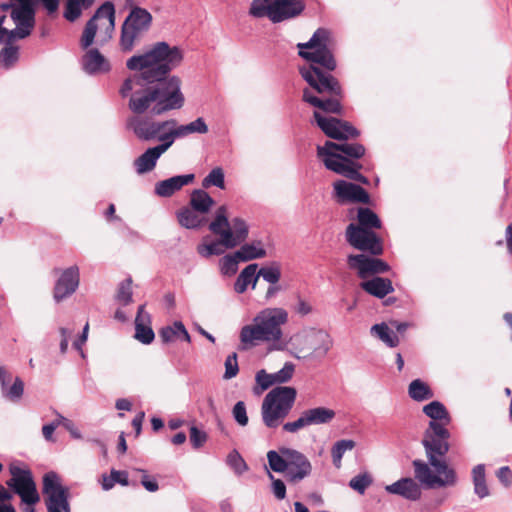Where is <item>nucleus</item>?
I'll use <instances>...</instances> for the list:
<instances>
[{
  "mask_svg": "<svg viewBox=\"0 0 512 512\" xmlns=\"http://www.w3.org/2000/svg\"><path fill=\"white\" fill-rule=\"evenodd\" d=\"M183 58L179 47L161 41L144 54L127 60V68L140 73L127 78L119 93L122 97L130 95L128 107L134 114L143 115L150 110L154 115H161L183 107L185 98L181 92V79L168 77L181 65Z\"/></svg>",
  "mask_w": 512,
  "mask_h": 512,
  "instance_id": "nucleus-1",
  "label": "nucleus"
},
{
  "mask_svg": "<svg viewBox=\"0 0 512 512\" xmlns=\"http://www.w3.org/2000/svg\"><path fill=\"white\" fill-rule=\"evenodd\" d=\"M329 30L317 29L306 43H298V55L309 62L299 67L301 77L307 82L302 100L323 112L341 115L344 91L339 80L332 75L337 62L332 50Z\"/></svg>",
  "mask_w": 512,
  "mask_h": 512,
  "instance_id": "nucleus-2",
  "label": "nucleus"
},
{
  "mask_svg": "<svg viewBox=\"0 0 512 512\" xmlns=\"http://www.w3.org/2000/svg\"><path fill=\"white\" fill-rule=\"evenodd\" d=\"M450 432L442 423L430 421L424 432L422 444L425 448L429 464L435 469L434 474L427 463L422 460H414L415 478L428 488L454 486L457 482V475L453 468L449 467L446 461L438 458L445 456L450 448Z\"/></svg>",
  "mask_w": 512,
  "mask_h": 512,
  "instance_id": "nucleus-3",
  "label": "nucleus"
},
{
  "mask_svg": "<svg viewBox=\"0 0 512 512\" xmlns=\"http://www.w3.org/2000/svg\"><path fill=\"white\" fill-rule=\"evenodd\" d=\"M288 322V313L283 308H265L261 310L249 325L240 331L243 349L257 346L259 343H273L277 350L285 348L282 342V326Z\"/></svg>",
  "mask_w": 512,
  "mask_h": 512,
  "instance_id": "nucleus-4",
  "label": "nucleus"
},
{
  "mask_svg": "<svg viewBox=\"0 0 512 512\" xmlns=\"http://www.w3.org/2000/svg\"><path fill=\"white\" fill-rule=\"evenodd\" d=\"M267 460L272 471L284 473L290 483H298L311 474L312 465L309 459L301 452L280 447L278 451L267 452Z\"/></svg>",
  "mask_w": 512,
  "mask_h": 512,
  "instance_id": "nucleus-5",
  "label": "nucleus"
},
{
  "mask_svg": "<svg viewBox=\"0 0 512 512\" xmlns=\"http://www.w3.org/2000/svg\"><path fill=\"white\" fill-rule=\"evenodd\" d=\"M296 396V389L290 386H277L270 390L261 405V415L265 426L277 428L289 415Z\"/></svg>",
  "mask_w": 512,
  "mask_h": 512,
  "instance_id": "nucleus-6",
  "label": "nucleus"
},
{
  "mask_svg": "<svg viewBox=\"0 0 512 512\" xmlns=\"http://www.w3.org/2000/svg\"><path fill=\"white\" fill-rule=\"evenodd\" d=\"M284 345L294 357L305 359L315 353L325 355L332 347V339L327 332L312 328L295 333Z\"/></svg>",
  "mask_w": 512,
  "mask_h": 512,
  "instance_id": "nucleus-7",
  "label": "nucleus"
},
{
  "mask_svg": "<svg viewBox=\"0 0 512 512\" xmlns=\"http://www.w3.org/2000/svg\"><path fill=\"white\" fill-rule=\"evenodd\" d=\"M209 230L216 236L223 237V243L228 249H233L244 242L249 234L246 221L240 217L228 220V209L225 205L218 207Z\"/></svg>",
  "mask_w": 512,
  "mask_h": 512,
  "instance_id": "nucleus-8",
  "label": "nucleus"
},
{
  "mask_svg": "<svg viewBox=\"0 0 512 512\" xmlns=\"http://www.w3.org/2000/svg\"><path fill=\"white\" fill-rule=\"evenodd\" d=\"M9 473L11 478L6 481V485L26 505L23 511L36 512L34 505L40 501V495L32 471L26 465L14 462L9 465Z\"/></svg>",
  "mask_w": 512,
  "mask_h": 512,
  "instance_id": "nucleus-9",
  "label": "nucleus"
},
{
  "mask_svg": "<svg viewBox=\"0 0 512 512\" xmlns=\"http://www.w3.org/2000/svg\"><path fill=\"white\" fill-rule=\"evenodd\" d=\"M152 21L153 17L147 9L134 8L131 10L121 26V49L124 52L131 51L140 36L150 29Z\"/></svg>",
  "mask_w": 512,
  "mask_h": 512,
  "instance_id": "nucleus-10",
  "label": "nucleus"
},
{
  "mask_svg": "<svg viewBox=\"0 0 512 512\" xmlns=\"http://www.w3.org/2000/svg\"><path fill=\"white\" fill-rule=\"evenodd\" d=\"M42 493L45 496V505L48 512H70L69 489L64 487L61 479L55 472H48L43 476Z\"/></svg>",
  "mask_w": 512,
  "mask_h": 512,
  "instance_id": "nucleus-11",
  "label": "nucleus"
},
{
  "mask_svg": "<svg viewBox=\"0 0 512 512\" xmlns=\"http://www.w3.org/2000/svg\"><path fill=\"white\" fill-rule=\"evenodd\" d=\"M2 11L10 10V17L17 25L16 34L20 37L31 35L35 26L34 0H9L0 4Z\"/></svg>",
  "mask_w": 512,
  "mask_h": 512,
  "instance_id": "nucleus-12",
  "label": "nucleus"
},
{
  "mask_svg": "<svg viewBox=\"0 0 512 512\" xmlns=\"http://www.w3.org/2000/svg\"><path fill=\"white\" fill-rule=\"evenodd\" d=\"M346 242L356 250L367 253L371 256L383 254V240L371 229H362L350 223L345 230Z\"/></svg>",
  "mask_w": 512,
  "mask_h": 512,
  "instance_id": "nucleus-13",
  "label": "nucleus"
},
{
  "mask_svg": "<svg viewBox=\"0 0 512 512\" xmlns=\"http://www.w3.org/2000/svg\"><path fill=\"white\" fill-rule=\"evenodd\" d=\"M104 18L108 21L106 30L111 37V33L115 29V7L110 1H106L98 7L94 15L87 21L80 39L82 49H87L92 45L98 29L96 22Z\"/></svg>",
  "mask_w": 512,
  "mask_h": 512,
  "instance_id": "nucleus-14",
  "label": "nucleus"
},
{
  "mask_svg": "<svg viewBox=\"0 0 512 512\" xmlns=\"http://www.w3.org/2000/svg\"><path fill=\"white\" fill-rule=\"evenodd\" d=\"M313 117L323 133L332 139L348 140L359 136V131L349 122L335 118L325 117L320 112L314 111Z\"/></svg>",
  "mask_w": 512,
  "mask_h": 512,
  "instance_id": "nucleus-15",
  "label": "nucleus"
},
{
  "mask_svg": "<svg viewBox=\"0 0 512 512\" xmlns=\"http://www.w3.org/2000/svg\"><path fill=\"white\" fill-rule=\"evenodd\" d=\"M335 415L336 413L333 409L323 406L306 409L297 420L285 423L283 430L289 433H296L311 425L328 424L335 418Z\"/></svg>",
  "mask_w": 512,
  "mask_h": 512,
  "instance_id": "nucleus-16",
  "label": "nucleus"
},
{
  "mask_svg": "<svg viewBox=\"0 0 512 512\" xmlns=\"http://www.w3.org/2000/svg\"><path fill=\"white\" fill-rule=\"evenodd\" d=\"M323 161L324 166L336 174L342 175L348 179L368 183V179L360 173L362 165L357 161L349 159L343 155L327 156L317 155Z\"/></svg>",
  "mask_w": 512,
  "mask_h": 512,
  "instance_id": "nucleus-17",
  "label": "nucleus"
},
{
  "mask_svg": "<svg viewBox=\"0 0 512 512\" xmlns=\"http://www.w3.org/2000/svg\"><path fill=\"white\" fill-rule=\"evenodd\" d=\"M347 265L357 272L360 279H366L369 276L382 274L390 270L387 262L377 258V256L371 257L365 253L348 255Z\"/></svg>",
  "mask_w": 512,
  "mask_h": 512,
  "instance_id": "nucleus-18",
  "label": "nucleus"
},
{
  "mask_svg": "<svg viewBox=\"0 0 512 512\" xmlns=\"http://www.w3.org/2000/svg\"><path fill=\"white\" fill-rule=\"evenodd\" d=\"M169 125H176V120L155 121L152 118L136 114L128 119V127L133 130L137 138L143 141L156 139L158 134Z\"/></svg>",
  "mask_w": 512,
  "mask_h": 512,
  "instance_id": "nucleus-19",
  "label": "nucleus"
},
{
  "mask_svg": "<svg viewBox=\"0 0 512 512\" xmlns=\"http://www.w3.org/2000/svg\"><path fill=\"white\" fill-rule=\"evenodd\" d=\"M333 187L339 203L368 204L370 202L368 192L357 184L338 180L333 184Z\"/></svg>",
  "mask_w": 512,
  "mask_h": 512,
  "instance_id": "nucleus-20",
  "label": "nucleus"
},
{
  "mask_svg": "<svg viewBox=\"0 0 512 512\" xmlns=\"http://www.w3.org/2000/svg\"><path fill=\"white\" fill-rule=\"evenodd\" d=\"M365 151V147L359 143H335L326 141L323 146L317 147V155H343L354 161L362 158L365 155Z\"/></svg>",
  "mask_w": 512,
  "mask_h": 512,
  "instance_id": "nucleus-21",
  "label": "nucleus"
},
{
  "mask_svg": "<svg viewBox=\"0 0 512 512\" xmlns=\"http://www.w3.org/2000/svg\"><path fill=\"white\" fill-rule=\"evenodd\" d=\"M79 285V270L77 266L65 269L57 280L53 297L56 302H60L66 297L72 295Z\"/></svg>",
  "mask_w": 512,
  "mask_h": 512,
  "instance_id": "nucleus-22",
  "label": "nucleus"
},
{
  "mask_svg": "<svg viewBox=\"0 0 512 512\" xmlns=\"http://www.w3.org/2000/svg\"><path fill=\"white\" fill-rule=\"evenodd\" d=\"M273 8V23H279L300 15L305 4L302 0H274Z\"/></svg>",
  "mask_w": 512,
  "mask_h": 512,
  "instance_id": "nucleus-23",
  "label": "nucleus"
},
{
  "mask_svg": "<svg viewBox=\"0 0 512 512\" xmlns=\"http://www.w3.org/2000/svg\"><path fill=\"white\" fill-rule=\"evenodd\" d=\"M194 178V174H186L159 181L155 185V193L160 197H171L175 192L192 183Z\"/></svg>",
  "mask_w": 512,
  "mask_h": 512,
  "instance_id": "nucleus-24",
  "label": "nucleus"
},
{
  "mask_svg": "<svg viewBox=\"0 0 512 512\" xmlns=\"http://www.w3.org/2000/svg\"><path fill=\"white\" fill-rule=\"evenodd\" d=\"M390 494L404 497L405 499L415 501L421 497L420 486L412 478H402L385 487Z\"/></svg>",
  "mask_w": 512,
  "mask_h": 512,
  "instance_id": "nucleus-25",
  "label": "nucleus"
},
{
  "mask_svg": "<svg viewBox=\"0 0 512 512\" xmlns=\"http://www.w3.org/2000/svg\"><path fill=\"white\" fill-rule=\"evenodd\" d=\"M154 337L150 314L145 311L144 305H140L135 318V338L143 344H150Z\"/></svg>",
  "mask_w": 512,
  "mask_h": 512,
  "instance_id": "nucleus-26",
  "label": "nucleus"
},
{
  "mask_svg": "<svg viewBox=\"0 0 512 512\" xmlns=\"http://www.w3.org/2000/svg\"><path fill=\"white\" fill-rule=\"evenodd\" d=\"M82 67L88 74L105 73L110 70L108 60L98 49H89L82 57Z\"/></svg>",
  "mask_w": 512,
  "mask_h": 512,
  "instance_id": "nucleus-27",
  "label": "nucleus"
},
{
  "mask_svg": "<svg viewBox=\"0 0 512 512\" xmlns=\"http://www.w3.org/2000/svg\"><path fill=\"white\" fill-rule=\"evenodd\" d=\"M360 287L366 293L377 298H384L394 291L392 281L390 279L378 276L361 282Z\"/></svg>",
  "mask_w": 512,
  "mask_h": 512,
  "instance_id": "nucleus-28",
  "label": "nucleus"
},
{
  "mask_svg": "<svg viewBox=\"0 0 512 512\" xmlns=\"http://www.w3.org/2000/svg\"><path fill=\"white\" fill-rule=\"evenodd\" d=\"M159 148H148L143 154L134 160V167L138 174H144L152 171L157 163V160L162 155Z\"/></svg>",
  "mask_w": 512,
  "mask_h": 512,
  "instance_id": "nucleus-29",
  "label": "nucleus"
},
{
  "mask_svg": "<svg viewBox=\"0 0 512 512\" xmlns=\"http://www.w3.org/2000/svg\"><path fill=\"white\" fill-rule=\"evenodd\" d=\"M257 268V264H249L240 272L234 284L237 293H244L249 284L252 285V289H255L258 281Z\"/></svg>",
  "mask_w": 512,
  "mask_h": 512,
  "instance_id": "nucleus-30",
  "label": "nucleus"
},
{
  "mask_svg": "<svg viewBox=\"0 0 512 512\" xmlns=\"http://www.w3.org/2000/svg\"><path fill=\"white\" fill-rule=\"evenodd\" d=\"M159 337L161 338L163 343L173 342L179 337H181L184 341L188 343L191 341L188 331L186 330L183 323L180 321L174 322L172 326L163 327L159 331Z\"/></svg>",
  "mask_w": 512,
  "mask_h": 512,
  "instance_id": "nucleus-31",
  "label": "nucleus"
},
{
  "mask_svg": "<svg viewBox=\"0 0 512 512\" xmlns=\"http://www.w3.org/2000/svg\"><path fill=\"white\" fill-rule=\"evenodd\" d=\"M354 226H358L362 229L376 230L382 227V223L378 215L367 207H360L357 210V223Z\"/></svg>",
  "mask_w": 512,
  "mask_h": 512,
  "instance_id": "nucleus-32",
  "label": "nucleus"
},
{
  "mask_svg": "<svg viewBox=\"0 0 512 512\" xmlns=\"http://www.w3.org/2000/svg\"><path fill=\"white\" fill-rule=\"evenodd\" d=\"M93 3V0H65L63 17L73 23L81 17L83 9L90 8Z\"/></svg>",
  "mask_w": 512,
  "mask_h": 512,
  "instance_id": "nucleus-33",
  "label": "nucleus"
},
{
  "mask_svg": "<svg viewBox=\"0 0 512 512\" xmlns=\"http://www.w3.org/2000/svg\"><path fill=\"white\" fill-rule=\"evenodd\" d=\"M266 250L263 248L261 241H254L249 244H244L236 251V257L241 262H247L254 259H261L266 257Z\"/></svg>",
  "mask_w": 512,
  "mask_h": 512,
  "instance_id": "nucleus-34",
  "label": "nucleus"
},
{
  "mask_svg": "<svg viewBox=\"0 0 512 512\" xmlns=\"http://www.w3.org/2000/svg\"><path fill=\"white\" fill-rule=\"evenodd\" d=\"M189 204L193 210L205 214L209 212L215 201L206 191L197 189L192 192Z\"/></svg>",
  "mask_w": 512,
  "mask_h": 512,
  "instance_id": "nucleus-35",
  "label": "nucleus"
},
{
  "mask_svg": "<svg viewBox=\"0 0 512 512\" xmlns=\"http://www.w3.org/2000/svg\"><path fill=\"white\" fill-rule=\"evenodd\" d=\"M423 412L431 421L442 423L444 427L450 423V415L446 407L439 401H432L423 407Z\"/></svg>",
  "mask_w": 512,
  "mask_h": 512,
  "instance_id": "nucleus-36",
  "label": "nucleus"
},
{
  "mask_svg": "<svg viewBox=\"0 0 512 512\" xmlns=\"http://www.w3.org/2000/svg\"><path fill=\"white\" fill-rule=\"evenodd\" d=\"M8 37L2 42L5 46L0 51V64L9 69L19 60V47L14 45V41H7Z\"/></svg>",
  "mask_w": 512,
  "mask_h": 512,
  "instance_id": "nucleus-37",
  "label": "nucleus"
},
{
  "mask_svg": "<svg viewBox=\"0 0 512 512\" xmlns=\"http://www.w3.org/2000/svg\"><path fill=\"white\" fill-rule=\"evenodd\" d=\"M200 212L193 210V208L185 207L177 212V219L181 226L193 229L202 225L203 218Z\"/></svg>",
  "mask_w": 512,
  "mask_h": 512,
  "instance_id": "nucleus-38",
  "label": "nucleus"
},
{
  "mask_svg": "<svg viewBox=\"0 0 512 512\" xmlns=\"http://www.w3.org/2000/svg\"><path fill=\"white\" fill-rule=\"evenodd\" d=\"M408 394L414 401L422 402L433 398L431 388L421 379L413 380L408 387Z\"/></svg>",
  "mask_w": 512,
  "mask_h": 512,
  "instance_id": "nucleus-39",
  "label": "nucleus"
},
{
  "mask_svg": "<svg viewBox=\"0 0 512 512\" xmlns=\"http://www.w3.org/2000/svg\"><path fill=\"white\" fill-rule=\"evenodd\" d=\"M371 334L378 337L389 347H396L399 344V337L384 322L373 325Z\"/></svg>",
  "mask_w": 512,
  "mask_h": 512,
  "instance_id": "nucleus-40",
  "label": "nucleus"
},
{
  "mask_svg": "<svg viewBox=\"0 0 512 512\" xmlns=\"http://www.w3.org/2000/svg\"><path fill=\"white\" fill-rule=\"evenodd\" d=\"M273 1L274 0H253L249 14L255 18L268 17L273 22Z\"/></svg>",
  "mask_w": 512,
  "mask_h": 512,
  "instance_id": "nucleus-41",
  "label": "nucleus"
},
{
  "mask_svg": "<svg viewBox=\"0 0 512 512\" xmlns=\"http://www.w3.org/2000/svg\"><path fill=\"white\" fill-rule=\"evenodd\" d=\"M474 491L480 497L484 498L489 495V490L485 480L484 465H477L472 470Z\"/></svg>",
  "mask_w": 512,
  "mask_h": 512,
  "instance_id": "nucleus-42",
  "label": "nucleus"
},
{
  "mask_svg": "<svg viewBox=\"0 0 512 512\" xmlns=\"http://www.w3.org/2000/svg\"><path fill=\"white\" fill-rule=\"evenodd\" d=\"M355 445V441L350 439L339 440L333 445L331 449V456L333 464L335 465L336 468L341 467L342 457L344 453L348 450H352L355 447Z\"/></svg>",
  "mask_w": 512,
  "mask_h": 512,
  "instance_id": "nucleus-43",
  "label": "nucleus"
},
{
  "mask_svg": "<svg viewBox=\"0 0 512 512\" xmlns=\"http://www.w3.org/2000/svg\"><path fill=\"white\" fill-rule=\"evenodd\" d=\"M203 188H209L216 186L220 189L225 188L224 172L220 167H216L210 171V173L202 181Z\"/></svg>",
  "mask_w": 512,
  "mask_h": 512,
  "instance_id": "nucleus-44",
  "label": "nucleus"
},
{
  "mask_svg": "<svg viewBox=\"0 0 512 512\" xmlns=\"http://www.w3.org/2000/svg\"><path fill=\"white\" fill-rule=\"evenodd\" d=\"M257 277H262L265 281H267L270 284H277L281 278V269L277 264L262 267L257 272Z\"/></svg>",
  "mask_w": 512,
  "mask_h": 512,
  "instance_id": "nucleus-45",
  "label": "nucleus"
},
{
  "mask_svg": "<svg viewBox=\"0 0 512 512\" xmlns=\"http://www.w3.org/2000/svg\"><path fill=\"white\" fill-rule=\"evenodd\" d=\"M116 299L123 305H128L132 301V279L127 278L119 284Z\"/></svg>",
  "mask_w": 512,
  "mask_h": 512,
  "instance_id": "nucleus-46",
  "label": "nucleus"
},
{
  "mask_svg": "<svg viewBox=\"0 0 512 512\" xmlns=\"http://www.w3.org/2000/svg\"><path fill=\"white\" fill-rule=\"evenodd\" d=\"M225 249L227 248L223 243V237H219L218 241L199 246L198 251L201 255L208 257L211 255H221L224 253Z\"/></svg>",
  "mask_w": 512,
  "mask_h": 512,
  "instance_id": "nucleus-47",
  "label": "nucleus"
},
{
  "mask_svg": "<svg viewBox=\"0 0 512 512\" xmlns=\"http://www.w3.org/2000/svg\"><path fill=\"white\" fill-rule=\"evenodd\" d=\"M372 482L373 479L371 475L368 473H363L353 477L349 482V486L358 493L364 494V492L372 484Z\"/></svg>",
  "mask_w": 512,
  "mask_h": 512,
  "instance_id": "nucleus-48",
  "label": "nucleus"
},
{
  "mask_svg": "<svg viewBox=\"0 0 512 512\" xmlns=\"http://www.w3.org/2000/svg\"><path fill=\"white\" fill-rule=\"evenodd\" d=\"M23 391L24 383L19 377L15 378L14 383L10 387L7 386L5 390H2L3 395L11 401H18L22 397Z\"/></svg>",
  "mask_w": 512,
  "mask_h": 512,
  "instance_id": "nucleus-49",
  "label": "nucleus"
},
{
  "mask_svg": "<svg viewBox=\"0 0 512 512\" xmlns=\"http://www.w3.org/2000/svg\"><path fill=\"white\" fill-rule=\"evenodd\" d=\"M295 366L291 362H286L281 370L273 374L275 384L286 383L291 380L294 375Z\"/></svg>",
  "mask_w": 512,
  "mask_h": 512,
  "instance_id": "nucleus-50",
  "label": "nucleus"
},
{
  "mask_svg": "<svg viewBox=\"0 0 512 512\" xmlns=\"http://www.w3.org/2000/svg\"><path fill=\"white\" fill-rule=\"evenodd\" d=\"M163 131V133L160 132L156 137L162 143L158 146H155L156 148H159L158 150L161 154L166 152L176 139L171 127H166V129Z\"/></svg>",
  "mask_w": 512,
  "mask_h": 512,
  "instance_id": "nucleus-51",
  "label": "nucleus"
},
{
  "mask_svg": "<svg viewBox=\"0 0 512 512\" xmlns=\"http://www.w3.org/2000/svg\"><path fill=\"white\" fill-rule=\"evenodd\" d=\"M227 463L238 474H241L248 469L245 461L236 450H233L228 454Z\"/></svg>",
  "mask_w": 512,
  "mask_h": 512,
  "instance_id": "nucleus-52",
  "label": "nucleus"
},
{
  "mask_svg": "<svg viewBox=\"0 0 512 512\" xmlns=\"http://www.w3.org/2000/svg\"><path fill=\"white\" fill-rule=\"evenodd\" d=\"M13 495L6 487L0 484V512H17L15 507L10 503Z\"/></svg>",
  "mask_w": 512,
  "mask_h": 512,
  "instance_id": "nucleus-53",
  "label": "nucleus"
},
{
  "mask_svg": "<svg viewBox=\"0 0 512 512\" xmlns=\"http://www.w3.org/2000/svg\"><path fill=\"white\" fill-rule=\"evenodd\" d=\"M255 379L258 386L260 387V391H257L255 389V393L257 394L267 390L268 388L275 384L273 374H269L263 369L256 373Z\"/></svg>",
  "mask_w": 512,
  "mask_h": 512,
  "instance_id": "nucleus-54",
  "label": "nucleus"
},
{
  "mask_svg": "<svg viewBox=\"0 0 512 512\" xmlns=\"http://www.w3.org/2000/svg\"><path fill=\"white\" fill-rule=\"evenodd\" d=\"M190 442L194 449L201 448L207 441L208 435L205 431L198 429L196 426L190 428Z\"/></svg>",
  "mask_w": 512,
  "mask_h": 512,
  "instance_id": "nucleus-55",
  "label": "nucleus"
},
{
  "mask_svg": "<svg viewBox=\"0 0 512 512\" xmlns=\"http://www.w3.org/2000/svg\"><path fill=\"white\" fill-rule=\"evenodd\" d=\"M239 372L238 362H237V354L232 353L225 360V379H231L235 377Z\"/></svg>",
  "mask_w": 512,
  "mask_h": 512,
  "instance_id": "nucleus-56",
  "label": "nucleus"
},
{
  "mask_svg": "<svg viewBox=\"0 0 512 512\" xmlns=\"http://www.w3.org/2000/svg\"><path fill=\"white\" fill-rule=\"evenodd\" d=\"M233 417L235 421L240 426H246L248 424V416L246 412V406L243 401H238L232 410Z\"/></svg>",
  "mask_w": 512,
  "mask_h": 512,
  "instance_id": "nucleus-57",
  "label": "nucleus"
},
{
  "mask_svg": "<svg viewBox=\"0 0 512 512\" xmlns=\"http://www.w3.org/2000/svg\"><path fill=\"white\" fill-rule=\"evenodd\" d=\"M7 17L5 15L0 17V42H3L5 40V37H8L7 41H15L17 39H25L26 37H20L18 34H16L17 26L9 30L4 27V23L6 21Z\"/></svg>",
  "mask_w": 512,
  "mask_h": 512,
  "instance_id": "nucleus-58",
  "label": "nucleus"
},
{
  "mask_svg": "<svg viewBox=\"0 0 512 512\" xmlns=\"http://www.w3.org/2000/svg\"><path fill=\"white\" fill-rule=\"evenodd\" d=\"M222 270L225 271V273H235L237 271V265L240 261L236 257V252L232 255H226L222 258Z\"/></svg>",
  "mask_w": 512,
  "mask_h": 512,
  "instance_id": "nucleus-59",
  "label": "nucleus"
},
{
  "mask_svg": "<svg viewBox=\"0 0 512 512\" xmlns=\"http://www.w3.org/2000/svg\"><path fill=\"white\" fill-rule=\"evenodd\" d=\"M269 478L272 480V491L275 497L282 500L286 496V486L281 479H275L274 476L268 472Z\"/></svg>",
  "mask_w": 512,
  "mask_h": 512,
  "instance_id": "nucleus-60",
  "label": "nucleus"
},
{
  "mask_svg": "<svg viewBox=\"0 0 512 512\" xmlns=\"http://www.w3.org/2000/svg\"><path fill=\"white\" fill-rule=\"evenodd\" d=\"M190 134L193 133H199V134H205L208 132V126L206 125L203 118L199 117L193 122L188 124Z\"/></svg>",
  "mask_w": 512,
  "mask_h": 512,
  "instance_id": "nucleus-61",
  "label": "nucleus"
},
{
  "mask_svg": "<svg viewBox=\"0 0 512 512\" xmlns=\"http://www.w3.org/2000/svg\"><path fill=\"white\" fill-rule=\"evenodd\" d=\"M142 473L141 484L149 492H156L159 489L155 479H151L145 470H139Z\"/></svg>",
  "mask_w": 512,
  "mask_h": 512,
  "instance_id": "nucleus-62",
  "label": "nucleus"
},
{
  "mask_svg": "<svg viewBox=\"0 0 512 512\" xmlns=\"http://www.w3.org/2000/svg\"><path fill=\"white\" fill-rule=\"evenodd\" d=\"M112 476L115 483H119L122 486L129 485L128 473L126 471H119L112 469Z\"/></svg>",
  "mask_w": 512,
  "mask_h": 512,
  "instance_id": "nucleus-63",
  "label": "nucleus"
},
{
  "mask_svg": "<svg viewBox=\"0 0 512 512\" xmlns=\"http://www.w3.org/2000/svg\"><path fill=\"white\" fill-rule=\"evenodd\" d=\"M45 10L47 11L48 15L53 16L57 13L60 0H39Z\"/></svg>",
  "mask_w": 512,
  "mask_h": 512,
  "instance_id": "nucleus-64",
  "label": "nucleus"
}]
</instances>
